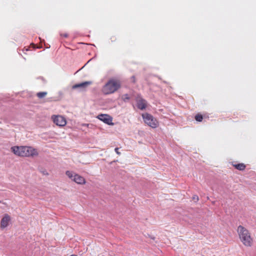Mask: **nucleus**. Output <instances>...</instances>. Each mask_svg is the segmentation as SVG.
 Here are the masks:
<instances>
[{
    "label": "nucleus",
    "instance_id": "18",
    "mask_svg": "<svg viewBox=\"0 0 256 256\" xmlns=\"http://www.w3.org/2000/svg\"><path fill=\"white\" fill-rule=\"evenodd\" d=\"M64 37V38H67L68 36V34H64L62 35Z\"/></svg>",
    "mask_w": 256,
    "mask_h": 256
},
{
    "label": "nucleus",
    "instance_id": "4",
    "mask_svg": "<svg viewBox=\"0 0 256 256\" xmlns=\"http://www.w3.org/2000/svg\"><path fill=\"white\" fill-rule=\"evenodd\" d=\"M22 157H34L38 155L36 148L28 146H22Z\"/></svg>",
    "mask_w": 256,
    "mask_h": 256
},
{
    "label": "nucleus",
    "instance_id": "17",
    "mask_svg": "<svg viewBox=\"0 0 256 256\" xmlns=\"http://www.w3.org/2000/svg\"><path fill=\"white\" fill-rule=\"evenodd\" d=\"M119 148H116L114 149L115 152L118 155L120 154V152L118 151Z\"/></svg>",
    "mask_w": 256,
    "mask_h": 256
},
{
    "label": "nucleus",
    "instance_id": "14",
    "mask_svg": "<svg viewBox=\"0 0 256 256\" xmlns=\"http://www.w3.org/2000/svg\"><path fill=\"white\" fill-rule=\"evenodd\" d=\"M130 99L128 94H124L122 96V100L124 102H128Z\"/></svg>",
    "mask_w": 256,
    "mask_h": 256
},
{
    "label": "nucleus",
    "instance_id": "10",
    "mask_svg": "<svg viewBox=\"0 0 256 256\" xmlns=\"http://www.w3.org/2000/svg\"><path fill=\"white\" fill-rule=\"evenodd\" d=\"M92 82L91 81H88V82H82L80 83V84H76L72 86V88L76 89V88H80L82 90H84V89H85L88 86L92 84Z\"/></svg>",
    "mask_w": 256,
    "mask_h": 256
},
{
    "label": "nucleus",
    "instance_id": "15",
    "mask_svg": "<svg viewBox=\"0 0 256 256\" xmlns=\"http://www.w3.org/2000/svg\"><path fill=\"white\" fill-rule=\"evenodd\" d=\"M195 119L197 122H200L202 121L203 117L201 114H197L195 116Z\"/></svg>",
    "mask_w": 256,
    "mask_h": 256
},
{
    "label": "nucleus",
    "instance_id": "19",
    "mask_svg": "<svg viewBox=\"0 0 256 256\" xmlns=\"http://www.w3.org/2000/svg\"><path fill=\"white\" fill-rule=\"evenodd\" d=\"M132 78L134 82H135V77L134 76H132Z\"/></svg>",
    "mask_w": 256,
    "mask_h": 256
},
{
    "label": "nucleus",
    "instance_id": "5",
    "mask_svg": "<svg viewBox=\"0 0 256 256\" xmlns=\"http://www.w3.org/2000/svg\"><path fill=\"white\" fill-rule=\"evenodd\" d=\"M142 118L146 124L152 128H156L158 126V122L154 118L148 114H142Z\"/></svg>",
    "mask_w": 256,
    "mask_h": 256
},
{
    "label": "nucleus",
    "instance_id": "7",
    "mask_svg": "<svg viewBox=\"0 0 256 256\" xmlns=\"http://www.w3.org/2000/svg\"><path fill=\"white\" fill-rule=\"evenodd\" d=\"M98 118L101 121L103 122L105 124L108 125H114V123L112 122V118L107 114H98L97 116Z\"/></svg>",
    "mask_w": 256,
    "mask_h": 256
},
{
    "label": "nucleus",
    "instance_id": "6",
    "mask_svg": "<svg viewBox=\"0 0 256 256\" xmlns=\"http://www.w3.org/2000/svg\"><path fill=\"white\" fill-rule=\"evenodd\" d=\"M52 118L53 122L59 126H64L66 124V118L62 116H52Z\"/></svg>",
    "mask_w": 256,
    "mask_h": 256
},
{
    "label": "nucleus",
    "instance_id": "9",
    "mask_svg": "<svg viewBox=\"0 0 256 256\" xmlns=\"http://www.w3.org/2000/svg\"><path fill=\"white\" fill-rule=\"evenodd\" d=\"M10 150L15 155L22 157V146H14Z\"/></svg>",
    "mask_w": 256,
    "mask_h": 256
},
{
    "label": "nucleus",
    "instance_id": "11",
    "mask_svg": "<svg viewBox=\"0 0 256 256\" xmlns=\"http://www.w3.org/2000/svg\"><path fill=\"white\" fill-rule=\"evenodd\" d=\"M146 102L142 98L137 100V107L140 110H142L146 108Z\"/></svg>",
    "mask_w": 256,
    "mask_h": 256
},
{
    "label": "nucleus",
    "instance_id": "8",
    "mask_svg": "<svg viewBox=\"0 0 256 256\" xmlns=\"http://www.w3.org/2000/svg\"><path fill=\"white\" fill-rule=\"evenodd\" d=\"M10 220V217L8 214H4L0 222V228L4 230L8 226Z\"/></svg>",
    "mask_w": 256,
    "mask_h": 256
},
{
    "label": "nucleus",
    "instance_id": "12",
    "mask_svg": "<svg viewBox=\"0 0 256 256\" xmlns=\"http://www.w3.org/2000/svg\"><path fill=\"white\" fill-rule=\"evenodd\" d=\"M234 167L240 170H244L246 168V166L244 164L241 163L234 164Z\"/></svg>",
    "mask_w": 256,
    "mask_h": 256
},
{
    "label": "nucleus",
    "instance_id": "16",
    "mask_svg": "<svg viewBox=\"0 0 256 256\" xmlns=\"http://www.w3.org/2000/svg\"><path fill=\"white\" fill-rule=\"evenodd\" d=\"M192 199L196 202H198V197L196 195H194L192 197Z\"/></svg>",
    "mask_w": 256,
    "mask_h": 256
},
{
    "label": "nucleus",
    "instance_id": "2",
    "mask_svg": "<svg viewBox=\"0 0 256 256\" xmlns=\"http://www.w3.org/2000/svg\"><path fill=\"white\" fill-rule=\"evenodd\" d=\"M237 232L240 241L246 246H251L252 238L249 231L242 226L238 227Z\"/></svg>",
    "mask_w": 256,
    "mask_h": 256
},
{
    "label": "nucleus",
    "instance_id": "1",
    "mask_svg": "<svg viewBox=\"0 0 256 256\" xmlns=\"http://www.w3.org/2000/svg\"><path fill=\"white\" fill-rule=\"evenodd\" d=\"M120 87V82L115 78H110L102 86V92L104 94L108 95L114 94Z\"/></svg>",
    "mask_w": 256,
    "mask_h": 256
},
{
    "label": "nucleus",
    "instance_id": "13",
    "mask_svg": "<svg viewBox=\"0 0 256 256\" xmlns=\"http://www.w3.org/2000/svg\"><path fill=\"white\" fill-rule=\"evenodd\" d=\"M47 94L46 92H40L37 94V96L38 98H42L44 97Z\"/></svg>",
    "mask_w": 256,
    "mask_h": 256
},
{
    "label": "nucleus",
    "instance_id": "3",
    "mask_svg": "<svg viewBox=\"0 0 256 256\" xmlns=\"http://www.w3.org/2000/svg\"><path fill=\"white\" fill-rule=\"evenodd\" d=\"M66 174L72 180L78 184H84L86 182L85 178L84 177L72 171L67 170L66 172Z\"/></svg>",
    "mask_w": 256,
    "mask_h": 256
}]
</instances>
